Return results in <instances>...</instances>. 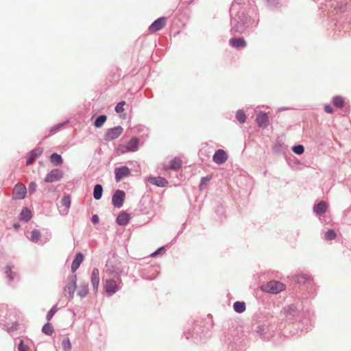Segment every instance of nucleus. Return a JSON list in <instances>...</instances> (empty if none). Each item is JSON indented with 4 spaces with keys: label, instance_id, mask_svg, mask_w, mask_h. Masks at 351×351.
Returning <instances> with one entry per match:
<instances>
[{
    "label": "nucleus",
    "instance_id": "aec40b11",
    "mask_svg": "<svg viewBox=\"0 0 351 351\" xmlns=\"http://www.w3.org/2000/svg\"><path fill=\"white\" fill-rule=\"evenodd\" d=\"M106 273H108L110 275L114 276V277H117V279H119L121 270L119 269V267L114 265L112 264V262L107 261L106 263Z\"/></svg>",
    "mask_w": 351,
    "mask_h": 351
},
{
    "label": "nucleus",
    "instance_id": "4468645a",
    "mask_svg": "<svg viewBox=\"0 0 351 351\" xmlns=\"http://www.w3.org/2000/svg\"><path fill=\"white\" fill-rule=\"evenodd\" d=\"M167 23V18L161 16L155 20L149 27V31L156 32L161 30Z\"/></svg>",
    "mask_w": 351,
    "mask_h": 351
},
{
    "label": "nucleus",
    "instance_id": "09e8293b",
    "mask_svg": "<svg viewBox=\"0 0 351 351\" xmlns=\"http://www.w3.org/2000/svg\"><path fill=\"white\" fill-rule=\"evenodd\" d=\"M18 350L19 351H29V348L24 343L23 340H21L18 345Z\"/></svg>",
    "mask_w": 351,
    "mask_h": 351
},
{
    "label": "nucleus",
    "instance_id": "e433bc0d",
    "mask_svg": "<svg viewBox=\"0 0 351 351\" xmlns=\"http://www.w3.org/2000/svg\"><path fill=\"white\" fill-rule=\"evenodd\" d=\"M42 332L47 335H51L53 332V326L51 324L47 322L43 326Z\"/></svg>",
    "mask_w": 351,
    "mask_h": 351
},
{
    "label": "nucleus",
    "instance_id": "4c0bfd02",
    "mask_svg": "<svg viewBox=\"0 0 351 351\" xmlns=\"http://www.w3.org/2000/svg\"><path fill=\"white\" fill-rule=\"evenodd\" d=\"M212 178V176H206L205 177H202L199 183V189L203 190L206 188L208 183Z\"/></svg>",
    "mask_w": 351,
    "mask_h": 351
},
{
    "label": "nucleus",
    "instance_id": "9b49d317",
    "mask_svg": "<svg viewBox=\"0 0 351 351\" xmlns=\"http://www.w3.org/2000/svg\"><path fill=\"white\" fill-rule=\"evenodd\" d=\"M125 198V193L123 190H116L112 197V204L115 208L123 206Z\"/></svg>",
    "mask_w": 351,
    "mask_h": 351
},
{
    "label": "nucleus",
    "instance_id": "e2e57ef3",
    "mask_svg": "<svg viewBox=\"0 0 351 351\" xmlns=\"http://www.w3.org/2000/svg\"><path fill=\"white\" fill-rule=\"evenodd\" d=\"M146 97H148V98H152V97H153V95H152V93L149 94V95H147V94L146 93Z\"/></svg>",
    "mask_w": 351,
    "mask_h": 351
},
{
    "label": "nucleus",
    "instance_id": "bf43d9fd",
    "mask_svg": "<svg viewBox=\"0 0 351 351\" xmlns=\"http://www.w3.org/2000/svg\"><path fill=\"white\" fill-rule=\"evenodd\" d=\"M139 128L141 129L142 128V130H145L147 132L146 136H148V130H149L148 128H145V126H142V125H141Z\"/></svg>",
    "mask_w": 351,
    "mask_h": 351
},
{
    "label": "nucleus",
    "instance_id": "473e14b6",
    "mask_svg": "<svg viewBox=\"0 0 351 351\" xmlns=\"http://www.w3.org/2000/svg\"><path fill=\"white\" fill-rule=\"evenodd\" d=\"M107 120V116L106 114H101L96 118L93 122V125L96 128H101Z\"/></svg>",
    "mask_w": 351,
    "mask_h": 351
},
{
    "label": "nucleus",
    "instance_id": "603ef678",
    "mask_svg": "<svg viewBox=\"0 0 351 351\" xmlns=\"http://www.w3.org/2000/svg\"><path fill=\"white\" fill-rule=\"evenodd\" d=\"M165 250V247L164 246H162V247H160L159 248H158L155 252H154L152 254H151V256L152 257H155L158 254H159L162 251H164Z\"/></svg>",
    "mask_w": 351,
    "mask_h": 351
},
{
    "label": "nucleus",
    "instance_id": "b1692460",
    "mask_svg": "<svg viewBox=\"0 0 351 351\" xmlns=\"http://www.w3.org/2000/svg\"><path fill=\"white\" fill-rule=\"evenodd\" d=\"M327 208H328L327 204L324 201H320L317 204H315L313 206V212L317 215L320 216V215H324L326 212Z\"/></svg>",
    "mask_w": 351,
    "mask_h": 351
},
{
    "label": "nucleus",
    "instance_id": "f03ea898",
    "mask_svg": "<svg viewBox=\"0 0 351 351\" xmlns=\"http://www.w3.org/2000/svg\"><path fill=\"white\" fill-rule=\"evenodd\" d=\"M278 318L268 315L254 324L252 327V334L256 337H258L262 341H269L274 335L275 330L278 329Z\"/></svg>",
    "mask_w": 351,
    "mask_h": 351
},
{
    "label": "nucleus",
    "instance_id": "052dcab7",
    "mask_svg": "<svg viewBox=\"0 0 351 351\" xmlns=\"http://www.w3.org/2000/svg\"><path fill=\"white\" fill-rule=\"evenodd\" d=\"M288 109H289V108H288V107H282L278 109V111L280 112V111L285 110H288Z\"/></svg>",
    "mask_w": 351,
    "mask_h": 351
},
{
    "label": "nucleus",
    "instance_id": "cd10ccee",
    "mask_svg": "<svg viewBox=\"0 0 351 351\" xmlns=\"http://www.w3.org/2000/svg\"><path fill=\"white\" fill-rule=\"evenodd\" d=\"M88 293V284L86 282H80L78 290L77 292V295H79L80 298H85Z\"/></svg>",
    "mask_w": 351,
    "mask_h": 351
},
{
    "label": "nucleus",
    "instance_id": "2f4dec72",
    "mask_svg": "<svg viewBox=\"0 0 351 351\" xmlns=\"http://www.w3.org/2000/svg\"><path fill=\"white\" fill-rule=\"evenodd\" d=\"M332 102L337 108H342L345 106L344 98L340 95H336L332 97Z\"/></svg>",
    "mask_w": 351,
    "mask_h": 351
},
{
    "label": "nucleus",
    "instance_id": "680f3d73",
    "mask_svg": "<svg viewBox=\"0 0 351 351\" xmlns=\"http://www.w3.org/2000/svg\"><path fill=\"white\" fill-rule=\"evenodd\" d=\"M268 3L275 4L276 0H267Z\"/></svg>",
    "mask_w": 351,
    "mask_h": 351
},
{
    "label": "nucleus",
    "instance_id": "1a4fd4ad",
    "mask_svg": "<svg viewBox=\"0 0 351 351\" xmlns=\"http://www.w3.org/2000/svg\"><path fill=\"white\" fill-rule=\"evenodd\" d=\"M123 132V128L120 125L109 128L106 130L104 136V139L107 142L111 141L120 136Z\"/></svg>",
    "mask_w": 351,
    "mask_h": 351
},
{
    "label": "nucleus",
    "instance_id": "9d476101",
    "mask_svg": "<svg viewBox=\"0 0 351 351\" xmlns=\"http://www.w3.org/2000/svg\"><path fill=\"white\" fill-rule=\"evenodd\" d=\"M27 193V189L25 184L21 182H18L12 191L13 199H23Z\"/></svg>",
    "mask_w": 351,
    "mask_h": 351
},
{
    "label": "nucleus",
    "instance_id": "5fc2aeb1",
    "mask_svg": "<svg viewBox=\"0 0 351 351\" xmlns=\"http://www.w3.org/2000/svg\"><path fill=\"white\" fill-rule=\"evenodd\" d=\"M18 324L16 323L12 324V325L10 326V328H8V331H14L17 329Z\"/></svg>",
    "mask_w": 351,
    "mask_h": 351
},
{
    "label": "nucleus",
    "instance_id": "f3484780",
    "mask_svg": "<svg viewBox=\"0 0 351 351\" xmlns=\"http://www.w3.org/2000/svg\"><path fill=\"white\" fill-rule=\"evenodd\" d=\"M228 159V154L223 149H217L213 156V160L218 164V165H222Z\"/></svg>",
    "mask_w": 351,
    "mask_h": 351
},
{
    "label": "nucleus",
    "instance_id": "6e6552de",
    "mask_svg": "<svg viewBox=\"0 0 351 351\" xmlns=\"http://www.w3.org/2000/svg\"><path fill=\"white\" fill-rule=\"evenodd\" d=\"M118 280V283L113 279H108L105 284V291L108 297L112 296L113 294L117 293L123 286V282L121 278Z\"/></svg>",
    "mask_w": 351,
    "mask_h": 351
},
{
    "label": "nucleus",
    "instance_id": "79ce46f5",
    "mask_svg": "<svg viewBox=\"0 0 351 351\" xmlns=\"http://www.w3.org/2000/svg\"><path fill=\"white\" fill-rule=\"evenodd\" d=\"M291 150L295 154L301 155L304 152V147L302 145H295L292 147Z\"/></svg>",
    "mask_w": 351,
    "mask_h": 351
},
{
    "label": "nucleus",
    "instance_id": "49530a36",
    "mask_svg": "<svg viewBox=\"0 0 351 351\" xmlns=\"http://www.w3.org/2000/svg\"><path fill=\"white\" fill-rule=\"evenodd\" d=\"M37 189V184L35 182H31L28 186V193L29 195L34 194Z\"/></svg>",
    "mask_w": 351,
    "mask_h": 351
},
{
    "label": "nucleus",
    "instance_id": "ea45409f",
    "mask_svg": "<svg viewBox=\"0 0 351 351\" xmlns=\"http://www.w3.org/2000/svg\"><path fill=\"white\" fill-rule=\"evenodd\" d=\"M62 347L63 351H71V343L70 339L68 337H65L62 341Z\"/></svg>",
    "mask_w": 351,
    "mask_h": 351
},
{
    "label": "nucleus",
    "instance_id": "c85d7f7f",
    "mask_svg": "<svg viewBox=\"0 0 351 351\" xmlns=\"http://www.w3.org/2000/svg\"><path fill=\"white\" fill-rule=\"evenodd\" d=\"M182 162L178 158H174L171 159L169 162V165L166 168V169H171L174 171H177L182 167Z\"/></svg>",
    "mask_w": 351,
    "mask_h": 351
},
{
    "label": "nucleus",
    "instance_id": "c03bdc74",
    "mask_svg": "<svg viewBox=\"0 0 351 351\" xmlns=\"http://www.w3.org/2000/svg\"><path fill=\"white\" fill-rule=\"evenodd\" d=\"M71 198L69 195H64L61 199V204L63 206L66 208H69L71 206Z\"/></svg>",
    "mask_w": 351,
    "mask_h": 351
},
{
    "label": "nucleus",
    "instance_id": "a878e982",
    "mask_svg": "<svg viewBox=\"0 0 351 351\" xmlns=\"http://www.w3.org/2000/svg\"><path fill=\"white\" fill-rule=\"evenodd\" d=\"M12 269V266L10 265H7L4 267V274L8 279V283L12 282L18 276L17 274L13 271Z\"/></svg>",
    "mask_w": 351,
    "mask_h": 351
},
{
    "label": "nucleus",
    "instance_id": "de8ad7c7",
    "mask_svg": "<svg viewBox=\"0 0 351 351\" xmlns=\"http://www.w3.org/2000/svg\"><path fill=\"white\" fill-rule=\"evenodd\" d=\"M77 285H74L70 283H68L66 287H64V292H66L68 293L71 292H75L76 289Z\"/></svg>",
    "mask_w": 351,
    "mask_h": 351
},
{
    "label": "nucleus",
    "instance_id": "8fccbe9b",
    "mask_svg": "<svg viewBox=\"0 0 351 351\" xmlns=\"http://www.w3.org/2000/svg\"><path fill=\"white\" fill-rule=\"evenodd\" d=\"M69 283L77 285V275L75 274H73L70 276Z\"/></svg>",
    "mask_w": 351,
    "mask_h": 351
},
{
    "label": "nucleus",
    "instance_id": "4be33fe9",
    "mask_svg": "<svg viewBox=\"0 0 351 351\" xmlns=\"http://www.w3.org/2000/svg\"><path fill=\"white\" fill-rule=\"evenodd\" d=\"M84 258V254L82 252H77L72 261L71 265V269L73 273H75V271L80 267L82 264L83 260Z\"/></svg>",
    "mask_w": 351,
    "mask_h": 351
},
{
    "label": "nucleus",
    "instance_id": "393cba45",
    "mask_svg": "<svg viewBox=\"0 0 351 351\" xmlns=\"http://www.w3.org/2000/svg\"><path fill=\"white\" fill-rule=\"evenodd\" d=\"M139 139L136 137H132L127 143L125 147L128 152H136L138 149Z\"/></svg>",
    "mask_w": 351,
    "mask_h": 351
},
{
    "label": "nucleus",
    "instance_id": "f257e3e1",
    "mask_svg": "<svg viewBox=\"0 0 351 351\" xmlns=\"http://www.w3.org/2000/svg\"><path fill=\"white\" fill-rule=\"evenodd\" d=\"M248 5L236 0L233 1L230 8V33L242 34L258 25V21H255L249 15Z\"/></svg>",
    "mask_w": 351,
    "mask_h": 351
},
{
    "label": "nucleus",
    "instance_id": "58836bf2",
    "mask_svg": "<svg viewBox=\"0 0 351 351\" xmlns=\"http://www.w3.org/2000/svg\"><path fill=\"white\" fill-rule=\"evenodd\" d=\"M337 237V234L333 229H329L324 234V239L326 241H332Z\"/></svg>",
    "mask_w": 351,
    "mask_h": 351
},
{
    "label": "nucleus",
    "instance_id": "6e6d98bb",
    "mask_svg": "<svg viewBox=\"0 0 351 351\" xmlns=\"http://www.w3.org/2000/svg\"><path fill=\"white\" fill-rule=\"evenodd\" d=\"M18 324L16 323L12 324V325L10 326V328H8V331H14L17 329Z\"/></svg>",
    "mask_w": 351,
    "mask_h": 351
},
{
    "label": "nucleus",
    "instance_id": "a19ab883",
    "mask_svg": "<svg viewBox=\"0 0 351 351\" xmlns=\"http://www.w3.org/2000/svg\"><path fill=\"white\" fill-rule=\"evenodd\" d=\"M41 236L38 230L34 229L31 232L30 239L32 242L37 243Z\"/></svg>",
    "mask_w": 351,
    "mask_h": 351
},
{
    "label": "nucleus",
    "instance_id": "423d86ee",
    "mask_svg": "<svg viewBox=\"0 0 351 351\" xmlns=\"http://www.w3.org/2000/svg\"><path fill=\"white\" fill-rule=\"evenodd\" d=\"M184 335L186 339L191 338L195 343H198L204 341L206 339L209 337L210 331L208 329H206L202 330L201 332L198 331L195 332L193 330L191 332L190 330H187L184 332Z\"/></svg>",
    "mask_w": 351,
    "mask_h": 351
},
{
    "label": "nucleus",
    "instance_id": "bb28decb",
    "mask_svg": "<svg viewBox=\"0 0 351 351\" xmlns=\"http://www.w3.org/2000/svg\"><path fill=\"white\" fill-rule=\"evenodd\" d=\"M32 217V211L27 207L23 208L19 214V219L25 222L29 221Z\"/></svg>",
    "mask_w": 351,
    "mask_h": 351
},
{
    "label": "nucleus",
    "instance_id": "72a5a7b5",
    "mask_svg": "<svg viewBox=\"0 0 351 351\" xmlns=\"http://www.w3.org/2000/svg\"><path fill=\"white\" fill-rule=\"evenodd\" d=\"M69 122V121H63V122H61V123H59L55 125H53V127L51 128L50 129V131H49V134L48 136H45V138H47L48 136H50L53 134H54L55 133H56L57 132H58L61 128H62L67 123Z\"/></svg>",
    "mask_w": 351,
    "mask_h": 351
},
{
    "label": "nucleus",
    "instance_id": "5701e85b",
    "mask_svg": "<svg viewBox=\"0 0 351 351\" xmlns=\"http://www.w3.org/2000/svg\"><path fill=\"white\" fill-rule=\"evenodd\" d=\"M130 219V215L128 213H126L125 211L122 210L118 215V216L116 219V222L119 226H125L129 223Z\"/></svg>",
    "mask_w": 351,
    "mask_h": 351
},
{
    "label": "nucleus",
    "instance_id": "412c9836",
    "mask_svg": "<svg viewBox=\"0 0 351 351\" xmlns=\"http://www.w3.org/2000/svg\"><path fill=\"white\" fill-rule=\"evenodd\" d=\"M90 282L93 288L94 291H97L99 284V271L97 268L95 267L93 269Z\"/></svg>",
    "mask_w": 351,
    "mask_h": 351
},
{
    "label": "nucleus",
    "instance_id": "864d4df0",
    "mask_svg": "<svg viewBox=\"0 0 351 351\" xmlns=\"http://www.w3.org/2000/svg\"><path fill=\"white\" fill-rule=\"evenodd\" d=\"M99 221V217L97 215L95 214L92 216L91 221L93 222V223H94V224L98 223Z\"/></svg>",
    "mask_w": 351,
    "mask_h": 351
},
{
    "label": "nucleus",
    "instance_id": "6ab92c4d",
    "mask_svg": "<svg viewBox=\"0 0 351 351\" xmlns=\"http://www.w3.org/2000/svg\"><path fill=\"white\" fill-rule=\"evenodd\" d=\"M147 181L156 186L158 187H165L168 185V181L162 177L158 176V177H154V176H149L147 178Z\"/></svg>",
    "mask_w": 351,
    "mask_h": 351
},
{
    "label": "nucleus",
    "instance_id": "f8f14e48",
    "mask_svg": "<svg viewBox=\"0 0 351 351\" xmlns=\"http://www.w3.org/2000/svg\"><path fill=\"white\" fill-rule=\"evenodd\" d=\"M63 175L64 173L62 170L53 169L46 175L44 181L47 183L56 182L60 180Z\"/></svg>",
    "mask_w": 351,
    "mask_h": 351
},
{
    "label": "nucleus",
    "instance_id": "a18cd8bd",
    "mask_svg": "<svg viewBox=\"0 0 351 351\" xmlns=\"http://www.w3.org/2000/svg\"><path fill=\"white\" fill-rule=\"evenodd\" d=\"M125 105V101H119L115 106L114 110L117 113H121L124 111L123 106Z\"/></svg>",
    "mask_w": 351,
    "mask_h": 351
},
{
    "label": "nucleus",
    "instance_id": "f704fd0d",
    "mask_svg": "<svg viewBox=\"0 0 351 351\" xmlns=\"http://www.w3.org/2000/svg\"><path fill=\"white\" fill-rule=\"evenodd\" d=\"M233 308L235 312L241 313L245 311V303L244 302L237 301L233 304Z\"/></svg>",
    "mask_w": 351,
    "mask_h": 351
},
{
    "label": "nucleus",
    "instance_id": "0eeeda50",
    "mask_svg": "<svg viewBox=\"0 0 351 351\" xmlns=\"http://www.w3.org/2000/svg\"><path fill=\"white\" fill-rule=\"evenodd\" d=\"M285 288V286L283 283L277 281V280H271L268 282L267 284L263 285L261 287V289L266 293L277 294L282 291H283Z\"/></svg>",
    "mask_w": 351,
    "mask_h": 351
},
{
    "label": "nucleus",
    "instance_id": "7c9ffc66",
    "mask_svg": "<svg viewBox=\"0 0 351 351\" xmlns=\"http://www.w3.org/2000/svg\"><path fill=\"white\" fill-rule=\"evenodd\" d=\"M103 186L100 184L95 185L93 189V197L96 200H99L101 198L103 195Z\"/></svg>",
    "mask_w": 351,
    "mask_h": 351
},
{
    "label": "nucleus",
    "instance_id": "a211bd4d",
    "mask_svg": "<svg viewBox=\"0 0 351 351\" xmlns=\"http://www.w3.org/2000/svg\"><path fill=\"white\" fill-rule=\"evenodd\" d=\"M256 122L262 128H266L269 125V117L264 112H260L256 117Z\"/></svg>",
    "mask_w": 351,
    "mask_h": 351
},
{
    "label": "nucleus",
    "instance_id": "2eb2a0df",
    "mask_svg": "<svg viewBox=\"0 0 351 351\" xmlns=\"http://www.w3.org/2000/svg\"><path fill=\"white\" fill-rule=\"evenodd\" d=\"M43 149L40 147H36L34 149L31 150L27 154L26 165L29 166L33 164L36 160V158L43 154Z\"/></svg>",
    "mask_w": 351,
    "mask_h": 351
},
{
    "label": "nucleus",
    "instance_id": "4d7b16f0",
    "mask_svg": "<svg viewBox=\"0 0 351 351\" xmlns=\"http://www.w3.org/2000/svg\"><path fill=\"white\" fill-rule=\"evenodd\" d=\"M20 227H21V225H20L19 223H14L13 224V228H14V229H15V230H18V229H19V228H20Z\"/></svg>",
    "mask_w": 351,
    "mask_h": 351
},
{
    "label": "nucleus",
    "instance_id": "37998d69",
    "mask_svg": "<svg viewBox=\"0 0 351 351\" xmlns=\"http://www.w3.org/2000/svg\"><path fill=\"white\" fill-rule=\"evenodd\" d=\"M58 311V308H57V306L56 305H54L53 306L51 309L47 312V315H46V319L48 322H49L52 317H53V315H55V313L57 312Z\"/></svg>",
    "mask_w": 351,
    "mask_h": 351
},
{
    "label": "nucleus",
    "instance_id": "c9c22d12",
    "mask_svg": "<svg viewBox=\"0 0 351 351\" xmlns=\"http://www.w3.org/2000/svg\"><path fill=\"white\" fill-rule=\"evenodd\" d=\"M235 118L240 123H244L246 121V114L243 110L239 109L236 112Z\"/></svg>",
    "mask_w": 351,
    "mask_h": 351
},
{
    "label": "nucleus",
    "instance_id": "3c124183",
    "mask_svg": "<svg viewBox=\"0 0 351 351\" xmlns=\"http://www.w3.org/2000/svg\"><path fill=\"white\" fill-rule=\"evenodd\" d=\"M324 110L326 112L329 113V114H332L334 112V109L329 104H325Z\"/></svg>",
    "mask_w": 351,
    "mask_h": 351
},
{
    "label": "nucleus",
    "instance_id": "c756f323",
    "mask_svg": "<svg viewBox=\"0 0 351 351\" xmlns=\"http://www.w3.org/2000/svg\"><path fill=\"white\" fill-rule=\"evenodd\" d=\"M49 160L51 163L56 166L60 165L63 163V159L62 156L57 153H53L52 154H51L49 157Z\"/></svg>",
    "mask_w": 351,
    "mask_h": 351
},
{
    "label": "nucleus",
    "instance_id": "dca6fc26",
    "mask_svg": "<svg viewBox=\"0 0 351 351\" xmlns=\"http://www.w3.org/2000/svg\"><path fill=\"white\" fill-rule=\"evenodd\" d=\"M229 45L239 50L247 46V42L243 37H232L229 40Z\"/></svg>",
    "mask_w": 351,
    "mask_h": 351
},
{
    "label": "nucleus",
    "instance_id": "ddd939ff",
    "mask_svg": "<svg viewBox=\"0 0 351 351\" xmlns=\"http://www.w3.org/2000/svg\"><path fill=\"white\" fill-rule=\"evenodd\" d=\"M130 174L131 170L127 166H121L114 169V178L117 182H119L123 178L128 177Z\"/></svg>",
    "mask_w": 351,
    "mask_h": 351
},
{
    "label": "nucleus",
    "instance_id": "13d9d810",
    "mask_svg": "<svg viewBox=\"0 0 351 351\" xmlns=\"http://www.w3.org/2000/svg\"><path fill=\"white\" fill-rule=\"evenodd\" d=\"M74 293L75 292H71V293H68L69 294V300H71L73 298V296H74Z\"/></svg>",
    "mask_w": 351,
    "mask_h": 351
},
{
    "label": "nucleus",
    "instance_id": "7ed1b4c3",
    "mask_svg": "<svg viewBox=\"0 0 351 351\" xmlns=\"http://www.w3.org/2000/svg\"><path fill=\"white\" fill-rule=\"evenodd\" d=\"M283 313L287 320L291 322L298 321L304 325L305 329H308L313 324V313L310 311H301L300 306L295 304L285 306Z\"/></svg>",
    "mask_w": 351,
    "mask_h": 351
},
{
    "label": "nucleus",
    "instance_id": "20e7f679",
    "mask_svg": "<svg viewBox=\"0 0 351 351\" xmlns=\"http://www.w3.org/2000/svg\"><path fill=\"white\" fill-rule=\"evenodd\" d=\"M225 343L228 351H242L244 347L243 340L239 336L228 334L225 336Z\"/></svg>",
    "mask_w": 351,
    "mask_h": 351
},
{
    "label": "nucleus",
    "instance_id": "39448f33",
    "mask_svg": "<svg viewBox=\"0 0 351 351\" xmlns=\"http://www.w3.org/2000/svg\"><path fill=\"white\" fill-rule=\"evenodd\" d=\"M291 281L300 286H303L307 290L313 287V279L308 274L300 273L291 276Z\"/></svg>",
    "mask_w": 351,
    "mask_h": 351
}]
</instances>
